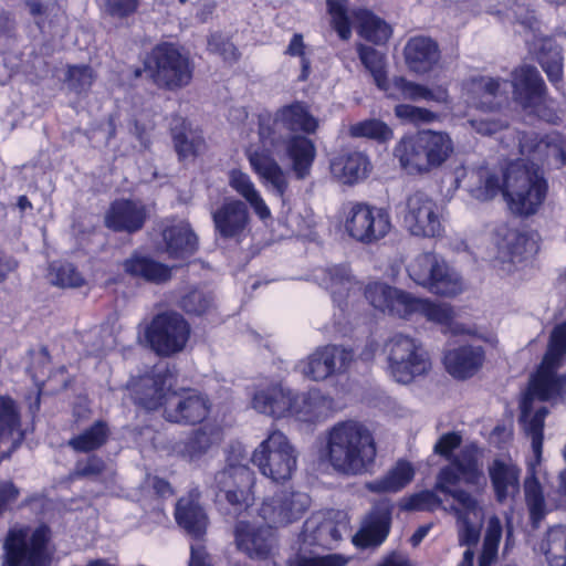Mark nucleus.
Masks as SVG:
<instances>
[{
  "instance_id": "obj_1",
  "label": "nucleus",
  "mask_w": 566,
  "mask_h": 566,
  "mask_svg": "<svg viewBox=\"0 0 566 566\" xmlns=\"http://www.w3.org/2000/svg\"><path fill=\"white\" fill-rule=\"evenodd\" d=\"M460 483L476 491H483L486 486V478L476 453L470 448L462 449L449 464L440 469L434 490L452 497V503L444 505L443 510L457 518L484 517L480 501L471 492L459 488Z\"/></svg>"
},
{
  "instance_id": "obj_2",
  "label": "nucleus",
  "mask_w": 566,
  "mask_h": 566,
  "mask_svg": "<svg viewBox=\"0 0 566 566\" xmlns=\"http://www.w3.org/2000/svg\"><path fill=\"white\" fill-rule=\"evenodd\" d=\"M376 455L374 434L364 422L338 421L327 431L326 458L338 473L363 474L374 464Z\"/></svg>"
},
{
  "instance_id": "obj_3",
  "label": "nucleus",
  "mask_w": 566,
  "mask_h": 566,
  "mask_svg": "<svg viewBox=\"0 0 566 566\" xmlns=\"http://www.w3.org/2000/svg\"><path fill=\"white\" fill-rule=\"evenodd\" d=\"M453 151V143L444 132L419 130L403 136L394 148V157L410 176H423L441 167Z\"/></svg>"
},
{
  "instance_id": "obj_4",
  "label": "nucleus",
  "mask_w": 566,
  "mask_h": 566,
  "mask_svg": "<svg viewBox=\"0 0 566 566\" xmlns=\"http://www.w3.org/2000/svg\"><path fill=\"white\" fill-rule=\"evenodd\" d=\"M547 182L538 165L518 160L511 164L503 177V197L517 216H532L543 205Z\"/></svg>"
},
{
  "instance_id": "obj_5",
  "label": "nucleus",
  "mask_w": 566,
  "mask_h": 566,
  "mask_svg": "<svg viewBox=\"0 0 566 566\" xmlns=\"http://www.w3.org/2000/svg\"><path fill=\"white\" fill-rule=\"evenodd\" d=\"M365 296L376 310L400 318L420 314L428 321L448 324L453 317L452 310L448 305L436 304L428 300L416 297L386 283L375 282L368 284L365 290Z\"/></svg>"
},
{
  "instance_id": "obj_6",
  "label": "nucleus",
  "mask_w": 566,
  "mask_h": 566,
  "mask_svg": "<svg viewBox=\"0 0 566 566\" xmlns=\"http://www.w3.org/2000/svg\"><path fill=\"white\" fill-rule=\"evenodd\" d=\"M50 530L41 525L10 527L2 541L0 566H48Z\"/></svg>"
},
{
  "instance_id": "obj_7",
  "label": "nucleus",
  "mask_w": 566,
  "mask_h": 566,
  "mask_svg": "<svg viewBox=\"0 0 566 566\" xmlns=\"http://www.w3.org/2000/svg\"><path fill=\"white\" fill-rule=\"evenodd\" d=\"M144 71L159 88L177 91L190 84L193 67L187 54L165 42L153 48L144 61Z\"/></svg>"
},
{
  "instance_id": "obj_8",
  "label": "nucleus",
  "mask_w": 566,
  "mask_h": 566,
  "mask_svg": "<svg viewBox=\"0 0 566 566\" xmlns=\"http://www.w3.org/2000/svg\"><path fill=\"white\" fill-rule=\"evenodd\" d=\"M388 368L399 384H410L431 368L428 352L422 343L409 335L395 334L385 344Z\"/></svg>"
},
{
  "instance_id": "obj_9",
  "label": "nucleus",
  "mask_w": 566,
  "mask_h": 566,
  "mask_svg": "<svg viewBox=\"0 0 566 566\" xmlns=\"http://www.w3.org/2000/svg\"><path fill=\"white\" fill-rule=\"evenodd\" d=\"M566 355V322L557 324L551 332L547 349L536 375L532 378V390L542 401L564 398L566 374L556 375Z\"/></svg>"
},
{
  "instance_id": "obj_10",
  "label": "nucleus",
  "mask_w": 566,
  "mask_h": 566,
  "mask_svg": "<svg viewBox=\"0 0 566 566\" xmlns=\"http://www.w3.org/2000/svg\"><path fill=\"white\" fill-rule=\"evenodd\" d=\"M407 273L417 285L438 295L454 296L463 290L459 273L433 252L418 254L407 265Z\"/></svg>"
},
{
  "instance_id": "obj_11",
  "label": "nucleus",
  "mask_w": 566,
  "mask_h": 566,
  "mask_svg": "<svg viewBox=\"0 0 566 566\" xmlns=\"http://www.w3.org/2000/svg\"><path fill=\"white\" fill-rule=\"evenodd\" d=\"M251 461L264 476L283 482L291 479L296 470L297 454L282 431L272 430L255 448Z\"/></svg>"
},
{
  "instance_id": "obj_12",
  "label": "nucleus",
  "mask_w": 566,
  "mask_h": 566,
  "mask_svg": "<svg viewBox=\"0 0 566 566\" xmlns=\"http://www.w3.org/2000/svg\"><path fill=\"white\" fill-rule=\"evenodd\" d=\"M403 228L413 237L438 238L443 226L437 201L424 191L417 190L406 197L400 210Z\"/></svg>"
},
{
  "instance_id": "obj_13",
  "label": "nucleus",
  "mask_w": 566,
  "mask_h": 566,
  "mask_svg": "<svg viewBox=\"0 0 566 566\" xmlns=\"http://www.w3.org/2000/svg\"><path fill=\"white\" fill-rule=\"evenodd\" d=\"M189 336V324L176 312L156 315L145 331V337L151 349L166 357L181 352Z\"/></svg>"
},
{
  "instance_id": "obj_14",
  "label": "nucleus",
  "mask_w": 566,
  "mask_h": 566,
  "mask_svg": "<svg viewBox=\"0 0 566 566\" xmlns=\"http://www.w3.org/2000/svg\"><path fill=\"white\" fill-rule=\"evenodd\" d=\"M390 228V214L385 208L364 202L354 203L345 220V230L348 235L364 244L385 238Z\"/></svg>"
},
{
  "instance_id": "obj_15",
  "label": "nucleus",
  "mask_w": 566,
  "mask_h": 566,
  "mask_svg": "<svg viewBox=\"0 0 566 566\" xmlns=\"http://www.w3.org/2000/svg\"><path fill=\"white\" fill-rule=\"evenodd\" d=\"M214 482L218 490L224 493L234 513L241 514L252 506L254 473L248 465L229 459L228 465L216 474Z\"/></svg>"
},
{
  "instance_id": "obj_16",
  "label": "nucleus",
  "mask_w": 566,
  "mask_h": 566,
  "mask_svg": "<svg viewBox=\"0 0 566 566\" xmlns=\"http://www.w3.org/2000/svg\"><path fill=\"white\" fill-rule=\"evenodd\" d=\"M354 357L353 349L342 345L319 346L300 363V368L306 378L323 381L346 373Z\"/></svg>"
},
{
  "instance_id": "obj_17",
  "label": "nucleus",
  "mask_w": 566,
  "mask_h": 566,
  "mask_svg": "<svg viewBox=\"0 0 566 566\" xmlns=\"http://www.w3.org/2000/svg\"><path fill=\"white\" fill-rule=\"evenodd\" d=\"M310 503L311 499L304 492L281 490L264 499L259 514L271 526H285L300 520Z\"/></svg>"
},
{
  "instance_id": "obj_18",
  "label": "nucleus",
  "mask_w": 566,
  "mask_h": 566,
  "mask_svg": "<svg viewBox=\"0 0 566 566\" xmlns=\"http://www.w3.org/2000/svg\"><path fill=\"white\" fill-rule=\"evenodd\" d=\"M210 412L209 399L195 389L171 391L166 398L164 418L172 423L192 426L202 422Z\"/></svg>"
},
{
  "instance_id": "obj_19",
  "label": "nucleus",
  "mask_w": 566,
  "mask_h": 566,
  "mask_svg": "<svg viewBox=\"0 0 566 566\" xmlns=\"http://www.w3.org/2000/svg\"><path fill=\"white\" fill-rule=\"evenodd\" d=\"M174 373L169 367H156L150 374L132 384L135 403L147 410H156L166 403L171 394Z\"/></svg>"
},
{
  "instance_id": "obj_20",
  "label": "nucleus",
  "mask_w": 566,
  "mask_h": 566,
  "mask_svg": "<svg viewBox=\"0 0 566 566\" xmlns=\"http://www.w3.org/2000/svg\"><path fill=\"white\" fill-rule=\"evenodd\" d=\"M214 231L224 240L240 241L250 227V212L245 202L227 198L211 212Z\"/></svg>"
},
{
  "instance_id": "obj_21",
  "label": "nucleus",
  "mask_w": 566,
  "mask_h": 566,
  "mask_svg": "<svg viewBox=\"0 0 566 566\" xmlns=\"http://www.w3.org/2000/svg\"><path fill=\"white\" fill-rule=\"evenodd\" d=\"M346 532V522H337L316 514L305 521L300 534V542L304 547L319 546L334 549Z\"/></svg>"
},
{
  "instance_id": "obj_22",
  "label": "nucleus",
  "mask_w": 566,
  "mask_h": 566,
  "mask_svg": "<svg viewBox=\"0 0 566 566\" xmlns=\"http://www.w3.org/2000/svg\"><path fill=\"white\" fill-rule=\"evenodd\" d=\"M234 541L239 551L256 559L268 558L275 543L270 524L255 527L245 521H238L235 524Z\"/></svg>"
},
{
  "instance_id": "obj_23",
  "label": "nucleus",
  "mask_w": 566,
  "mask_h": 566,
  "mask_svg": "<svg viewBox=\"0 0 566 566\" xmlns=\"http://www.w3.org/2000/svg\"><path fill=\"white\" fill-rule=\"evenodd\" d=\"M175 520L192 538H203L209 525V517L200 503V492L197 489L189 491L187 495L177 501Z\"/></svg>"
},
{
  "instance_id": "obj_24",
  "label": "nucleus",
  "mask_w": 566,
  "mask_h": 566,
  "mask_svg": "<svg viewBox=\"0 0 566 566\" xmlns=\"http://www.w3.org/2000/svg\"><path fill=\"white\" fill-rule=\"evenodd\" d=\"M146 206L130 199L115 200L105 214V226L114 231L133 233L139 231L146 221Z\"/></svg>"
},
{
  "instance_id": "obj_25",
  "label": "nucleus",
  "mask_w": 566,
  "mask_h": 566,
  "mask_svg": "<svg viewBox=\"0 0 566 566\" xmlns=\"http://www.w3.org/2000/svg\"><path fill=\"white\" fill-rule=\"evenodd\" d=\"M512 87L514 101L523 108L539 103L545 92V83L532 65H522L512 72Z\"/></svg>"
},
{
  "instance_id": "obj_26",
  "label": "nucleus",
  "mask_w": 566,
  "mask_h": 566,
  "mask_svg": "<svg viewBox=\"0 0 566 566\" xmlns=\"http://www.w3.org/2000/svg\"><path fill=\"white\" fill-rule=\"evenodd\" d=\"M292 390L281 384L259 388L252 397V407L258 412L276 419L289 417Z\"/></svg>"
},
{
  "instance_id": "obj_27",
  "label": "nucleus",
  "mask_w": 566,
  "mask_h": 566,
  "mask_svg": "<svg viewBox=\"0 0 566 566\" xmlns=\"http://www.w3.org/2000/svg\"><path fill=\"white\" fill-rule=\"evenodd\" d=\"M220 440V432L212 426H202L171 444V452L185 460L195 461L203 457Z\"/></svg>"
},
{
  "instance_id": "obj_28",
  "label": "nucleus",
  "mask_w": 566,
  "mask_h": 566,
  "mask_svg": "<svg viewBox=\"0 0 566 566\" xmlns=\"http://www.w3.org/2000/svg\"><path fill=\"white\" fill-rule=\"evenodd\" d=\"M249 161L265 186L284 201L289 189V174L282 169L272 156L263 151L251 153Z\"/></svg>"
},
{
  "instance_id": "obj_29",
  "label": "nucleus",
  "mask_w": 566,
  "mask_h": 566,
  "mask_svg": "<svg viewBox=\"0 0 566 566\" xmlns=\"http://www.w3.org/2000/svg\"><path fill=\"white\" fill-rule=\"evenodd\" d=\"M484 350L481 346L464 345L444 355L447 371L457 379H468L482 367Z\"/></svg>"
},
{
  "instance_id": "obj_30",
  "label": "nucleus",
  "mask_w": 566,
  "mask_h": 566,
  "mask_svg": "<svg viewBox=\"0 0 566 566\" xmlns=\"http://www.w3.org/2000/svg\"><path fill=\"white\" fill-rule=\"evenodd\" d=\"M405 57L412 72L424 74L438 64L441 55L434 40L428 36H415L405 46Z\"/></svg>"
},
{
  "instance_id": "obj_31",
  "label": "nucleus",
  "mask_w": 566,
  "mask_h": 566,
  "mask_svg": "<svg viewBox=\"0 0 566 566\" xmlns=\"http://www.w3.org/2000/svg\"><path fill=\"white\" fill-rule=\"evenodd\" d=\"M537 397L542 400L534 390H532V381L530 382L528 391L524 395L520 408V421L523 423L524 430L532 439V449L537 459L542 455L543 449V429L544 420L548 413L546 407H541L533 413V399Z\"/></svg>"
},
{
  "instance_id": "obj_32",
  "label": "nucleus",
  "mask_w": 566,
  "mask_h": 566,
  "mask_svg": "<svg viewBox=\"0 0 566 566\" xmlns=\"http://www.w3.org/2000/svg\"><path fill=\"white\" fill-rule=\"evenodd\" d=\"M332 399L318 389L296 395L292 392V406L289 417L304 422H314L326 416L332 408Z\"/></svg>"
},
{
  "instance_id": "obj_33",
  "label": "nucleus",
  "mask_w": 566,
  "mask_h": 566,
  "mask_svg": "<svg viewBox=\"0 0 566 566\" xmlns=\"http://www.w3.org/2000/svg\"><path fill=\"white\" fill-rule=\"evenodd\" d=\"M463 187L475 200L485 202L503 193V182L499 175L486 167L470 169L463 175Z\"/></svg>"
},
{
  "instance_id": "obj_34",
  "label": "nucleus",
  "mask_w": 566,
  "mask_h": 566,
  "mask_svg": "<svg viewBox=\"0 0 566 566\" xmlns=\"http://www.w3.org/2000/svg\"><path fill=\"white\" fill-rule=\"evenodd\" d=\"M521 470L513 463L495 459L489 467V476L496 501L504 503L520 493Z\"/></svg>"
},
{
  "instance_id": "obj_35",
  "label": "nucleus",
  "mask_w": 566,
  "mask_h": 566,
  "mask_svg": "<svg viewBox=\"0 0 566 566\" xmlns=\"http://www.w3.org/2000/svg\"><path fill=\"white\" fill-rule=\"evenodd\" d=\"M165 251L174 259L191 256L198 249V237L186 221L166 227L163 230Z\"/></svg>"
},
{
  "instance_id": "obj_36",
  "label": "nucleus",
  "mask_w": 566,
  "mask_h": 566,
  "mask_svg": "<svg viewBox=\"0 0 566 566\" xmlns=\"http://www.w3.org/2000/svg\"><path fill=\"white\" fill-rule=\"evenodd\" d=\"M391 512L388 507L374 509L360 531L353 537L358 547H370L381 544L388 536Z\"/></svg>"
},
{
  "instance_id": "obj_37",
  "label": "nucleus",
  "mask_w": 566,
  "mask_h": 566,
  "mask_svg": "<svg viewBox=\"0 0 566 566\" xmlns=\"http://www.w3.org/2000/svg\"><path fill=\"white\" fill-rule=\"evenodd\" d=\"M368 158L360 151H348L331 160V172L342 184L353 185L366 178Z\"/></svg>"
},
{
  "instance_id": "obj_38",
  "label": "nucleus",
  "mask_w": 566,
  "mask_h": 566,
  "mask_svg": "<svg viewBox=\"0 0 566 566\" xmlns=\"http://www.w3.org/2000/svg\"><path fill=\"white\" fill-rule=\"evenodd\" d=\"M292 163V170L297 179H305L311 174V168L316 157L314 143L301 135H293L283 147V151Z\"/></svg>"
},
{
  "instance_id": "obj_39",
  "label": "nucleus",
  "mask_w": 566,
  "mask_h": 566,
  "mask_svg": "<svg viewBox=\"0 0 566 566\" xmlns=\"http://www.w3.org/2000/svg\"><path fill=\"white\" fill-rule=\"evenodd\" d=\"M258 134L262 146L276 155L283 151L287 140L294 135L285 130V127L276 116L269 112L260 113L258 116Z\"/></svg>"
},
{
  "instance_id": "obj_40",
  "label": "nucleus",
  "mask_w": 566,
  "mask_h": 566,
  "mask_svg": "<svg viewBox=\"0 0 566 566\" xmlns=\"http://www.w3.org/2000/svg\"><path fill=\"white\" fill-rule=\"evenodd\" d=\"M536 60L551 83L557 85L563 80V49L552 38L539 39L535 44Z\"/></svg>"
},
{
  "instance_id": "obj_41",
  "label": "nucleus",
  "mask_w": 566,
  "mask_h": 566,
  "mask_svg": "<svg viewBox=\"0 0 566 566\" xmlns=\"http://www.w3.org/2000/svg\"><path fill=\"white\" fill-rule=\"evenodd\" d=\"M352 17L358 24V34L374 44H385L391 36V27L381 18L366 9L352 11Z\"/></svg>"
},
{
  "instance_id": "obj_42",
  "label": "nucleus",
  "mask_w": 566,
  "mask_h": 566,
  "mask_svg": "<svg viewBox=\"0 0 566 566\" xmlns=\"http://www.w3.org/2000/svg\"><path fill=\"white\" fill-rule=\"evenodd\" d=\"M229 185L238 195L244 198L261 220L270 218L271 211L249 175L233 169L229 174Z\"/></svg>"
},
{
  "instance_id": "obj_43",
  "label": "nucleus",
  "mask_w": 566,
  "mask_h": 566,
  "mask_svg": "<svg viewBox=\"0 0 566 566\" xmlns=\"http://www.w3.org/2000/svg\"><path fill=\"white\" fill-rule=\"evenodd\" d=\"M124 270L132 276L142 277L148 282L161 283L170 279V269L150 258L134 254L125 260Z\"/></svg>"
},
{
  "instance_id": "obj_44",
  "label": "nucleus",
  "mask_w": 566,
  "mask_h": 566,
  "mask_svg": "<svg viewBox=\"0 0 566 566\" xmlns=\"http://www.w3.org/2000/svg\"><path fill=\"white\" fill-rule=\"evenodd\" d=\"M276 116L290 134L296 132L314 133L317 127L316 119L308 113L302 102H295L276 111Z\"/></svg>"
},
{
  "instance_id": "obj_45",
  "label": "nucleus",
  "mask_w": 566,
  "mask_h": 566,
  "mask_svg": "<svg viewBox=\"0 0 566 566\" xmlns=\"http://www.w3.org/2000/svg\"><path fill=\"white\" fill-rule=\"evenodd\" d=\"M412 467L399 461L384 476L366 483V489L374 493H394L403 489L413 478Z\"/></svg>"
},
{
  "instance_id": "obj_46",
  "label": "nucleus",
  "mask_w": 566,
  "mask_h": 566,
  "mask_svg": "<svg viewBox=\"0 0 566 566\" xmlns=\"http://www.w3.org/2000/svg\"><path fill=\"white\" fill-rule=\"evenodd\" d=\"M109 428L105 421L97 420L81 433L73 436L67 446L75 452L88 453L102 448L109 438Z\"/></svg>"
},
{
  "instance_id": "obj_47",
  "label": "nucleus",
  "mask_w": 566,
  "mask_h": 566,
  "mask_svg": "<svg viewBox=\"0 0 566 566\" xmlns=\"http://www.w3.org/2000/svg\"><path fill=\"white\" fill-rule=\"evenodd\" d=\"M0 437L11 438V450H17L24 439L15 403L9 397H0Z\"/></svg>"
},
{
  "instance_id": "obj_48",
  "label": "nucleus",
  "mask_w": 566,
  "mask_h": 566,
  "mask_svg": "<svg viewBox=\"0 0 566 566\" xmlns=\"http://www.w3.org/2000/svg\"><path fill=\"white\" fill-rule=\"evenodd\" d=\"M322 284L326 290H329L335 302L339 304L348 295L353 287L354 281L347 265H332L324 271Z\"/></svg>"
},
{
  "instance_id": "obj_49",
  "label": "nucleus",
  "mask_w": 566,
  "mask_h": 566,
  "mask_svg": "<svg viewBox=\"0 0 566 566\" xmlns=\"http://www.w3.org/2000/svg\"><path fill=\"white\" fill-rule=\"evenodd\" d=\"M175 149L180 159L196 157L205 149L203 137L186 126L185 120H181V127L175 126L171 128Z\"/></svg>"
},
{
  "instance_id": "obj_50",
  "label": "nucleus",
  "mask_w": 566,
  "mask_h": 566,
  "mask_svg": "<svg viewBox=\"0 0 566 566\" xmlns=\"http://www.w3.org/2000/svg\"><path fill=\"white\" fill-rule=\"evenodd\" d=\"M548 566H566V526L552 527L541 545Z\"/></svg>"
},
{
  "instance_id": "obj_51",
  "label": "nucleus",
  "mask_w": 566,
  "mask_h": 566,
  "mask_svg": "<svg viewBox=\"0 0 566 566\" xmlns=\"http://www.w3.org/2000/svg\"><path fill=\"white\" fill-rule=\"evenodd\" d=\"M524 492L532 526L537 528L546 515V504L542 485L534 474L526 478Z\"/></svg>"
},
{
  "instance_id": "obj_52",
  "label": "nucleus",
  "mask_w": 566,
  "mask_h": 566,
  "mask_svg": "<svg viewBox=\"0 0 566 566\" xmlns=\"http://www.w3.org/2000/svg\"><path fill=\"white\" fill-rule=\"evenodd\" d=\"M349 135L355 138H369L378 143H387L394 137V132L385 122L371 118L350 125Z\"/></svg>"
},
{
  "instance_id": "obj_53",
  "label": "nucleus",
  "mask_w": 566,
  "mask_h": 566,
  "mask_svg": "<svg viewBox=\"0 0 566 566\" xmlns=\"http://www.w3.org/2000/svg\"><path fill=\"white\" fill-rule=\"evenodd\" d=\"M357 52L361 63L371 73L377 86L386 88L385 55L374 48L364 44L357 45Z\"/></svg>"
},
{
  "instance_id": "obj_54",
  "label": "nucleus",
  "mask_w": 566,
  "mask_h": 566,
  "mask_svg": "<svg viewBox=\"0 0 566 566\" xmlns=\"http://www.w3.org/2000/svg\"><path fill=\"white\" fill-rule=\"evenodd\" d=\"M49 279L53 285L63 289L80 287L84 284L83 276L71 263H52L50 265Z\"/></svg>"
},
{
  "instance_id": "obj_55",
  "label": "nucleus",
  "mask_w": 566,
  "mask_h": 566,
  "mask_svg": "<svg viewBox=\"0 0 566 566\" xmlns=\"http://www.w3.org/2000/svg\"><path fill=\"white\" fill-rule=\"evenodd\" d=\"M327 11L332 18V25L342 40L352 35L347 0H326Z\"/></svg>"
},
{
  "instance_id": "obj_56",
  "label": "nucleus",
  "mask_w": 566,
  "mask_h": 566,
  "mask_svg": "<svg viewBox=\"0 0 566 566\" xmlns=\"http://www.w3.org/2000/svg\"><path fill=\"white\" fill-rule=\"evenodd\" d=\"M395 115L401 120L413 125L430 124L439 118L437 113L409 104L397 105L395 107Z\"/></svg>"
},
{
  "instance_id": "obj_57",
  "label": "nucleus",
  "mask_w": 566,
  "mask_h": 566,
  "mask_svg": "<svg viewBox=\"0 0 566 566\" xmlns=\"http://www.w3.org/2000/svg\"><path fill=\"white\" fill-rule=\"evenodd\" d=\"M94 82L93 70L87 65H72L66 72V83L75 93L86 92Z\"/></svg>"
},
{
  "instance_id": "obj_58",
  "label": "nucleus",
  "mask_w": 566,
  "mask_h": 566,
  "mask_svg": "<svg viewBox=\"0 0 566 566\" xmlns=\"http://www.w3.org/2000/svg\"><path fill=\"white\" fill-rule=\"evenodd\" d=\"M212 296L201 290H192L182 296L181 308L188 314L202 315L212 306Z\"/></svg>"
},
{
  "instance_id": "obj_59",
  "label": "nucleus",
  "mask_w": 566,
  "mask_h": 566,
  "mask_svg": "<svg viewBox=\"0 0 566 566\" xmlns=\"http://www.w3.org/2000/svg\"><path fill=\"white\" fill-rule=\"evenodd\" d=\"M442 500L434 491L424 490L408 497L402 504L406 511H434L438 507L443 509Z\"/></svg>"
},
{
  "instance_id": "obj_60",
  "label": "nucleus",
  "mask_w": 566,
  "mask_h": 566,
  "mask_svg": "<svg viewBox=\"0 0 566 566\" xmlns=\"http://www.w3.org/2000/svg\"><path fill=\"white\" fill-rule=\"evenodd\" d=\"M348 559L340 554H328L325 556H306L297 554L290 559L287 566H345Z\"/></svg>"
},
{
  "instance_id": "obj_61",
  "label": "nucleus",
  "mask_w": 566,
  "mask_h": 566,
  "mask_svg": "<svg viewBox=\"0 0 566 566\" xmlns=\"http://www.w3.org/2000/svg\"><path fill=\"white\" fill-rule=\"evenodd\" d=\"M484 517L457 518L459 525V542L461 545L474 546L478 544Z\"/></svg>"
},
{
  "instance_id": "obj_62",
  "label": "nucleus",
  "mask_w": 566,
  "mask_h": 566,
  "mask_svg": "<svg viewBox=\"0 0 566 566\" xmlns=\"http://www.w3.org/2000/svg\"><path fill=\"white\" fill-rule=\"evenodd\" d=\"M106 465L102 458L97 455H90L86 459L76 461L73 471L71 472L72 479L90 478L94 479L101 475Z\"/></svg>"
},
{
  "instance_id": "obj_63",
  "label": "nucleus",
  "mask_w": 566,
  "mask_h": 566,
  "mask_svg": "<svg viewBox=\"0 0 566 566\" xmlns=\"http://www.w3.org/2000/svg\"><path fill=\"white\" fill-rule=\"evenodd\" d=\"M140 0H104V12L116 20H125L137 13Z\"/></svg>"
},
{
  "instance_id": "obj_64",
  "label": "nucleus",
  "mask_w": 566,
  "mask_h": 566,
  "mask_svg": "<svg viewBox=\"0 0 566 566\" xmlns=\"http://www.w3.org/2000/svg\"><path fill=\"white\" fill-rule=\"evenodd\" d=\"M208 50L221 55L224 61L230 63L237 62L240 57V53L235 45L222 36L221 33H213L209 36Z\"/></svg>"
}]
</instances>
